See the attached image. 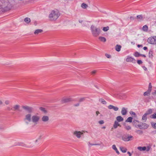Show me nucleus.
<instances>
[{"instance_id": "nucleus-47", "label": "nucleus", "mask_w": 156, "mask_h": 156, "mask_svg": "<svg viewBox=\"0 0 156 156\" xmlns=\"http://www.w3.org/2000/svg\"><path fill=\"white\" fill-rule=\"evenodd\" d=\"M130 114L131 115H134L135 116L136 115V114L135 112H133V111H130L129 112Z\"/></svg>"}, {"instance_id": "nucleus-50", "label": "nucleus", "mask_w": 156, "mask_h": 156, "mask_svg": "<svg viewBox=\"0 0 156 156\" xmlns=\"http://www.w3.org/2000/svg\"><path fill=\"white\" fill-rule=\"evenodd\" d=\"M104 121L103 120H100L99 121V123L100 124H104Z\"/></svg>"}, {"instance_id": "nucleus-24", "label": "nucleus", "mask_w": 156, "mask_h": 156, "mask_svg": "<svg viewBox=\"0 0 156 156\" xmlns=\"http://www.w3.org/2000/svg\"><path fill=\"white\" fill-rule=\"evenodd\" d=\"M147 115L145 113L143 115L142 120L145 122L146 121L147 119Z\"/></svg>"}, {"instance_id": "nucleus-57", "label": "nucleus", "mask_w": 156, "mask_h": 156, "mask_svg": "<svg viewBox=\"0 0 156 156\" xmlns=\"http://www.w3.org/2000/svg\"><path fill=\"white\" fill-rule=\"evenodd\" d=\"M142 56L143 57H146V56L145 55H144V54H140V56Z\"/></svg>"}, {"instance_id": "nucleus-18", "label": "nucleus", "mask_w": 156, "mask_h": 156, "mask_svg": "<svg viewBox=\"0 0 156 156\" xmlns=\"http://www.w3.org/2000/svg\"><path fill=\"white\" fill-rule=\"evenodd\" d=\"M42 138V136H39L38 137V138L35 141V143H40L41 141V140Z\"/></svg>"}, {"instance_id": "nucleus-22", "label": "nucleus", "mask_w": 156, "mask_h": 156, "mask_svg": "<svg viewBox=\"0 0 156 156\" xmlns=\"http://www.w3.org/2000/svg\"><path fill=\"white\" fill-rule=\"evenodd\" d=\"M42 32L43 30L41 29H37L35 31L34 34H37L39 33H42Z\"/></svg>"}, {"instance_id": "nucleus-26", "label": "nucleus", "mask_w": 156, "mask_h": 156, "mask_svg": "<svg viewBox=\"0 0 156 156\" xmlns=\"http://www.w3.org/2000/svg\"><path fill=\"white\" fill-rule=\"evenodd\" d=\"M153 51L152 50H150L149 52V58H152L153 57Z\"/></svg>"}, {"instance_id": "nucleus-60", "label": "nucleus", "mask_w": 156, "mask_h": 156, "mask_svg": "<svg viewBox=\"0 0 156 156\" xmlns=\"http://www.w3.org/2000/svg\"><path fill=\"white\" fill-rule=\"evenodd\" d=\"M127 154H129V156H131V153H130V152L128 151L127 152Z\"/></svg>"}, {"instance_id": "nucleus-10", "label": "nucleus", "mask_w": 156, "mask_h": 156, "mask_svg": "<svg viewBox=\"0 0 156 156\" xmlns=\"http://www.w3.org/2000/svg\"><path fill=\"white\" fill-rule=\"evenodd\" d=\"M73 100L71 98H64L62 100V103L69 102L72 101Z\"/></svg>"}, {"instance_id": "nucleus-32", "label": "nucleus", "mask_w": 156, "mask_h": 156, "mask_svg": "<svg viewBox=\"0 0 156 156\" xmlns=\"http://www.w3.org/2000/svg\"><path fill=\"white\" fill-rule=\"evenodd\" d=\"M24 21L27 23H28L30 22V19L29 18L27 17L24 19Z\"/></svg>"}, {"instance_id": "nucleus-56", "label": "nucleus", "mask_w": 156, "mask_h": 156, "mask_svg": "<svg viewBox=\"0 0 156 156\" xmlns=\"http://www.w3.org/2000/svg\"><path fill=\"white\" fill-rule=\"evenodd\" d=\"M137 46L138 48H140V47H142L143 45L142 44H138Z\"/></svg>"}, {"instance_id": "nucleus-54", "label": "nucleus", "mask_w": 156, "mask_h": 156, "mask_svg": "<svg viewBox=\"0 0 156 156\" xmlns=\"http://www.w3.org/2000/svg\"><path fill=\"white\" fill-rule=\"evenodd\" d=\"M79 105H80L79 103H77L76 104H74V106H75V107H77V106H79Z\"/></svg>"}, {"instance_id": "nucleus-8", "label": "nucleus", "mask_w": 156, "mask_h": 156, "mask_svg": "<svg viewBox=\"0 0 156 156\" xmlns=\"http://www.w3.org/2000/svg\"><path fill=\"white\" fill-rule=\"evenodd\" d=\"M22 108L27 111L29 113H31L33 111V108L32 107H29L27 106H23Z\"/></svg>"}, {"instance_id": "nucleus-34", "label": "nucleus", "mask_w": 156, "mask_h": 156, "mask_svg": "<svg viewBox=\"0 0 156 156\" xmlns=\"http://www.w3.org/2000/svg\"><path fill=\"white\" fill-rule=\"evenodd\" d=\"M152 90V86L151 84V83H150L149 84L148 86V91H151Z\"/></svg>"}, {"instance_id": "nucleus-59", "label": "nucleus", "mask_w": 156, "mask_h": 156, "mask_svg": "<svg viewBox=\"0 0 156 156\" xmlns=\"http://www.w3.org/2000/svg\"><path fill=\"white\" fill-rule=\"evenodd\" d=\"M154 42H155V44H156V36H154Z\"/></svg>"}, {"instance_id": "nucleus-1", "label": "nucleus", "mask_w": 156, "mask_h": 156, "mask_svg": "<svg viewBox=\"0 0 156 156\" xmlns=\"http://www.w3.org/2000/svg\"><path fill=\"white\" fill-rule=\"evenodd\" d=\"M60 13L58 10H53L49 15V18L50 20L55 21L59 16Z\"/></svg>"}, {"instance_id": "nucleus-19", "label": "nucleus", "mask_w": 156, "mask_h": 156, "mask_svg": "<svg viewBox=\"0 0 156 156\" xmlns=\"http://www.w3.org/2000/svg\"><path fill=\"white\" fill-rule=\"evenodd\" d=\"M121 46L120 45L117 44L115 47V49L116 51L119 52L120 51Z\"/></svg>"}, {"instance_id": "nucleus-48", "label": "nucleus", "mask_w": 156, "mask_h": 156, "mask_svg": "<svg viewBox=\"0 0 156 156\" xmlns=\"http://www.w3.org/2000/svg\"><path fill=\"white\" fill-rule=\"evenodd\" d=\"M5 103L6 105H8L9 104L10 101L8 100H6L5 101Z\"/></svg>"}, {"instance_id": "nucleus-25", "label": "nucleus", "mask_w": 156, "mask_h": 156, "mask_svg": "<svg viewBox=\"0 0 156 156\" xmlns=\"http://www.w3.org/2000/svg\"><path fill=\"white\" fill-rule=\"evenodd\" d=\"M112 147L113 149H114V150H115V151L116 153L118 154H119V151H118V150H117V149L116 147V146L115 145H113Z\"/></svg>"}, {"instance_id": "nucleus-51", "label": "nucleus", "mask_w": 156, "mask_h": 156, "mask_svg": "<svg viewBox=\"0 0 156 156\" xmlns=\"http://www.w3.org/2000/svg\"><path fill=\"white\" fill-rule=\"evenodd\" d=\"M89 144L90 145H91V146H93V145H99L100 144H91L90 143V142H89Z\"/></svg>"}, {"instance_id": "nucleus-4", "label": "nucleus", "mask_w": 156, "mask_h": 156, "mask_svg": "<svg viewBox=\"0 0 156 156\" xmlns=\"http://www.w3.org/2000/svg\"><path fill=\"white\" fill-rule=\"evenodd\" d=\"M136 127H139L140 129H147L149 125L146 123L141 122L140 124L137 125Z\"/></svg>"}, {"instance_id": "nucleus-62", "label": "nucleus", "mask_w": 156, "mask_h": 156, "mask_svg": "<svg viewBox=\"0 0 156 156\" xmlns=\"http://www.w3.org/2000/svg\"><path fill=\"white\" fill-rule=\"evenodd\" d=\"M96 113L97 116L98 115V114L100 113L98 111H96Z\"/></svg>"}, {"instance_id": "nucleus-13", "label": "nucleus", "mask_w": 156, "mask_h": 156, "mask_svg": "<svg viewBox=\"0 0 156 156\" xmlns=\"http://www.w3.org/2000/svg\"><path fill=\"white\" fill-rule=\"evenodd\" d=\"M42 121L44 122H47L49 120V118L48 116L44 115L41 118Z\"/></svg>"}, {"instance_id": "nucleus-53", "label": "nucleus", "mask_w": 156, "mask_h": 156, "mask_svg": "<svg viewBox=\"0 0 156 156\" xmlns=\"http://www.w3.org/2000/svg\"><path fill=\"white\" fill-rule=\"evenodd\" d=\"M96 70H94L91 72V73L92 74H94L96 73Z\"/></svg>"}, {"instance_id": "nucleus-55", "label": "nucleus", "mask_w": 156, "mask_h": 156, "mask_svg": "<svg viewBox=\"0 0 156 156\" xmlns=\"http://www.w3.org/2000/svg\"><path fill=\"white\" fill-rule=\"evenodd\" d=\"M150 147H147V148H146V150L147 151H148L150 150Z\"/></svg>"}, {"instance_id": "nucleus-31", "label": "nucleus", "mask_w": 156, "mask_h": 156, "mask_svg": "<svg viewBox=\"0 0 156 156\" xmlns=\"http://www.w3.org/2000/svg\"><path fill=\"white\" fill-rule=\"evenodd\" d=\"M152 113V110L151 109H149L145 113L147 115L151 114Z\"/></svg>"}, {"instance_id": "nucleus-5", "label": "nucleus", "mask_w": 156, "mask_h": 156, "mask_svg": "<svg viewBox=\"0 0 156 156\" xmlns=\"http://www.w3.org/2000/svg\"><path fill=\"white\" fill-rule=\"evenodd\" d=\"M24 120L25 121V122L27 124H29V122L31 121V115L28 114L25 115Z\"/></svg>"}, {"instance_id": "nucleus-15", "label": "nucleus", "mask_w": 156, "mask_h": 156, "mask_svg": "<svg viewBox=\"0 0 156 156\" xmlns=\"http://www.w3.org/2000/svg\"><path fill=\"white\" fill-rule=\"evenodd\" d=\"M127 112V108L125 107L122 108L121 111V113L122 115H125Z\"/></svg>"}, {"instance_id": "nucleus-45", "label": "nucleus", "mask_w": 156, "mask_h": 156, "mask_svg": "<svg viewBox=\"0 0 156 156\" xmlns=\"http://www.w3.org/2000/svg\"><path fill=\"white\" fill-rule=\"evenodd\" d=\"M6 110L8 111H10L11 110H13V108H10V107H7L6 108Z\"/></svg>"}, {"instance_id": "nucleus-29", "label": "nucleus", "mask_w": 156, "mask_h": 156, "mask_svg": "<svg viewBox=\"0 0 156 156\" xmlns=\"http://www.w3.org/2000/svg\"><path fill=\"white\" fill-rule=\"evenodd\" d=\"M99 101L104 105H106L107 104L106 101L102 98H100L99 99Z\"/></svg>"}, {"instance_id": "nucleus-52", "label": "nucleus", "mask_w": 156, "mask_h": 156, "mask_svg": "<svg viewBox=\"0 0 156 156\" xmlns=\"http://www.w3.org/2000/svg\"><path fill=\"white\" fill-rule=\"evenodd\" d=\"M152 94L154 95H156V90H155L154 92H153Z\"/></svg>"}, {"instance_id": "nucleus-14", "label": "nucleus", "mask_w": 156, "mask_h": 156, "mask_svg": "<svg viewBox=\"0 0 156 156\" xmlns=\"http://www.w3.org/2000/svg\"><path fill=\"white\" fill-rule=\"evenodd\" d=\"M108 108L109 109H113L115 111H117L118 110L119 108L115 106L112 105H110L108 106Z\"/></svg>"}, {"instance_id": "nucleus-42", "label": "nucleus", "mask_w": 156, "mask_h": 156, "mask_svg": "<svg viewBox=\"0 0 156 156\" xmlns=\"http://www.w3.org/2000/svg\"><path fill=\"white\" fill-rule=\"evenodd\" d=\"M136 132L139 134H142L143 133V131L141 130H138L136 131Z\"/></svg>"}, {"instance_id": "nucleus-46", "label": "nucleus", "mask_w": 156, "mask_h": 156, "mask_svg": "<svg viewBox=\"0 0 156 156\" xmlns=\"http://www.w3.org/2000/svg\"><path fill=\"white\" fill-rule=\"evenodd\" d=\"M152 126L155 129L156 128V123H151Z\"/></svg>"}, {"instance_id": "nucleus-43", "label": "nucleus", "mask_w": 156, "mask_h": 156, "mask_svg": "<svg viewBox=\"0 0 156 156\" xmlns=\"http://www.w3.org/2000/svg\"><path fill=\"white\" fill-rule=\"evenodd\" d=\"M137 63L139 65H140L143 63L142 61L140 60H138L137 61Z\"/></svg>"}, {"instance_id": "nucleus-37", "label": "nucleus", "mask_w": 156, "mask_h": 156, "mask_svg": "<svg viewBox=\"0 0 156 156\" xmlns=\"http://www.w3.org/2000/svg\"><path fill=\"white\" fill-rule=\"evenodd\" d=\"M40 109L44 113H46L47 112L46 110L45 109V108L43 107H40Z\"/></svg>"}, {"instance_id": "nucleus-35", "label": "nucleus", "mask_w": 156, "mask_h": 156, "mask_svg": "<svg viewBox=\"0 0 156 156\" xmlns=\"http://www.w3.org/2000/svg\"><path fill=\"white\" fill-rule=\"evenodd\" d=\"M109 29V27L108 26L104 27L102 29L103 31L105 32L107 31Z\"/></svg>"}, {"instance_id": "nucleus-33", "label": "nucleus", "mask_w": 156, "mask_h": 156, "mask_svg": "<svg viewBox=\"0 0 156 156\" xmlns=\"http://www.w3.org/2000/svg\"><path fill=\"white\" fill-rule=\"evenodd\" d=\"M132 119H133V118L132 117H129L126 120V122H132Z\"/></svg>"}, {"instance_id": "nucleus-16", "label": "nucleus", "mask_w": 156, "mask_h": 156, "mask_svg": "<svg viewBox=\"0 0 156 156\" xmlns=\"http://www.w3.org/2000/svg\"><path fill=\"white\" fill-rule=\"evenodd\" d=\"M16 145L20 146L25 147H27V145L26 144H24L23 143L21 142H18L16 143Z\"/></svg>"}, {"instance_id": "nucleus-17", "label": "nucleus", "mask_w": 156, "mask_h": 156, "mask_svg": "<svg viewBox=\"0 0 156 156\" xmlns=\"http://www.w3.org/2000/svg\"><path fill=\"white\" fill-rule=\"evenodd\" d=\"M118 126H121V125L119 124L118 122L116 121H115L114 122V124H113V127L114 129L117 128Z\"/></svg>"}, {"instance_id": "nucleus-63", "label": "nucleus", "mask_w": 156, "mask_h": 156, "mask_svg": "<svg viewBox=\"0 0 156 156\" xmlns=\"http://www.w3.org/2000/svg\"><path fill=\"white\" fill-rule=\"evenodd\" d=\"M79 22L80 23H81L83 22V21L81 20H79Z\"/></svg>"}, {"instance_id": "nucleus-40", "label": "nucleus", "mask_w": 156, "mask_h": 156, "mask_svg": "<svg viewBox=\"0 0 156 156\" xmlns=\"http://www.w3.org/2000/svg\"><path fill=\"white\" fill-rule=\"evenodd\" d=\"M140 54L138 52L136 51L135 53L134 56L136 57H139L140 56Z\"/></svg>"}, {"instance_id": "nucleus-44", "label": "nucleus", "mask_w": 156, "mask_h": 156, "mask_svg": "<svg viewBox=\"0 0 156 156\" xmlns=\"http://www.w3.org/2000/svg\"><path fill=\"white\" fill-rule=\"evenodd\" d=\"M105 55L108 58H110L111 57V55L107 54H106Z\"/></svg>"}, {"instance_id": "nucleus-11", "label": "nucleus", "mask_w": 156, "mask_h": 156, "mask_svg": "<svg viewBox=\"0 0 156 156\" xmlns=\"http://www.w3.org/2000/svg\"><path fill=\"white\" fill-rule=\"evenodd\" d=\"M20 106L18 105H14L12 107L13 111H17L19 112H21V110L20 109Z\"/></svg>"}, {"instance_id": "nucleus-49", "label": "nucleus", "mask_w": 156, "mask_h": 156, "mask_svg": "<svg viewBox=\"0 0 156 156\" xmlns=\"http://www.w3.org/2000/svg\"><path fill=\"white\" fill-rule=\"evenodd\" d=\"M85 98H81L80 99L79 101V102H80L83 101L85 100Z\"/></svg>"}, {"instance_id": "nucleus-64", "label": "nucleus", "mask_w": 156, "mask_h": 156, "mask_svg": "<svg viewBox=\"0 0 156 156\" xmlns=\"http://www.w3.org/2000/svg\"><path fill=\"white\" fill-rule=\"evenodd\" d=\"M3 104V102L2 101H1V100H0V105H2Z\"/></svg>"}, {"instance_id": "nucleus-36", "label": "nucleus", "mask_w": 156, "mask_h": 156, "mask_svg": "<svg viewBox=\"0 0 156 156\" xmlns=\"http://www.w3.org/2000/svg\"><path fill=\"white\" fill-rule=\"evenodd\" d=\"M150 118L152 119H156V113H154L153 114L150 116Z\"/></svg>"}, {"instance_id": "nucleus-58", "label": "nucleus", "mask_w": 156, "mask_h": 156, "mask_svg": "<svg viewBox=\"0 0 156 156\" xmlns=\"http://www.w3.org/2000/svg\"><path fill=\"white\" fill-rule=\"evenodd\" d=\"M143 49L144 50H147V47H144L143 48Z\"/></svg>"}, {"instance_id": "nucleus-21", "label": "nucleus", "mask_w": 156, "mask_h": 156, "mask_svg": "<svg viewBox=\"0 0 156 156\" xmlns=\"http://www.w3.org/2000/svg\"><path fill=\"white\" fill-rule=\"evenodd\" d=\"M136 18L138 21H141L143 19V16L142 15H138L136 16Z\"/></svg>"}, {"instance_id": "nucleus-12", "label": "nucleus", "mask_w": 156, "mask_h": 156, "mask_svg": "<svg viewBox=\"0 0 156 156\" xmlns=\"http://www.w3.org/2000/svg\"><path fill=\"white\" fill-rule=\"evenodd\" d=\"M154 40V37H151L148 39L147 41L150 44H155Z\"/></svg>"}, {"instance_id": "nucleus-41", "label": "nucleus", "mask_w": 156, "mask_h": 156, "mask_svg": "<svg viewBox=\"0 0 156 156\" xmlns=\"http://www.w3.org/2000/svg\"><path fill=\"white\" fill-rule=\"evenodd\" d=\"M125 127L126 129L127 130L130 129L131 128V127L129 126H126Z\"/></svg>"}, {"instance_id": "nucleus-39", "label": "nucleus", "mask_w": 156, "mask_h": 156, "mask_svg": "<svg viewBox=\"0 0 156 156\" xmlns=\"http://www.w3.org/2000/svg\"><path fill=\"white\" fill-rule=\"evenodd\" d=\"M87 6V5L84 3H83L81 5V7L83 9H86Z\"/></svg>"}, {"instance_id": "nucleus-2", "label": "nucleus", "mask_w": 156, "mask_h": 156, "mask_svg": "<svg viewBox=\"0 0 156 156\" xmlns=\"http://www.w3.org/2000/svg\"><path fill=\"white\" fill-rule=\"evenodd\" d=\"M93 36L94 37H97L100 34L101 30L99 28H97L94 26L92 25L90 27Z\"/></svg>"}, {"instance_id": "nucleus-27", "label": "nucleus", "mask_w": 156, "mask_h": 156, "mask_svg": "<svg viewBox=\"0 0 156 156\" xmlns=\"http://www.w3.org/2000/svg\"><path fill=\"white\" fill-rule=\"evenodd\" d=\"M142 30L143 31L147 32L148 30V27L146 25L143 26L142 27Z\"/></svg>"}, {"instance_id": "nucleus-7", "label": "nucleus", "mask_w": 156, "mask_h": 156, "mask_svg": "<svg viewBox=\"0 0 156 156\" xmlns=\"http://www.w3.org/2000/svg\"><path fill=\"white\" fill-rule=\"evenodd\" d=\"M73 134L77 138H80L81 137V136L83 134V133L80 131H75L74 132Z\"/></svg>"}, {"instance_id": "nucleus-9", "label": "nucleus", "mask_w": 156, "mask_h": 156, "mask_svg": "<svg viewBox=\"0 0 156 156\" xmlns=\"http://www.w3.org/2000/svg\"><path fill=\"white\" fill-rule=\"evenodd\" d=\"M126 61L127 62H132L133 63H135L136 62V60L135 59L129 56H127Z\"/></svg>"}, {"instance_id": "nucleus-61", "label": "nucleus", "mask_w": 156, "mask_h": 156, "mask_svg": "<svg viewBox=\"0 0 156 156\" xmlns=\"http://www.w3.org/2000/svg\"><path fill=\"white\" fill-rule=\"evenodd\" d=\"M130 19L132 20H133L134 19V18L132 16L130 17Z\"/></svg>"}, {"instance_id": "nucleus-30", "label": "nucleus", "mask_w": 156, "mask_h": 156, "mask_svg": "<svg viewBox=\"0 0 156 156\" xmlns=\"http://www.w3.org/2000/svg\"><path fill=\"white\" fill-rule=\"evenodd\" d=\"M99 39L103 42H105L106 41V38L104 37H99Z\"/></svg>"}, {"instance_id": "nucleus-3", "label": "nucleus", "mask_w": 156, "mask_h": 156, "mask_svg": "<svg viewBox=\"0 0 156 156\" xmlns=\"http://www.w3.org/2000/svg\"><path fill=\"white\" fill-rule=\"evenodd\" d=\"M133 136L129 135H124L122 136V139L125 141H128L133 140Z\"/></svg>"}, {"instance_id": "nucleus-6", "label": "nucleus", "mask_w": 156, "mask_h": 156, "mask_svg": "<svg viewBox=\"0 0 156 156\" xmlns=\"http://www.w3.org/2000/svg\"><path fill=\"white\" fill-rule=\"evenodd\" d=\"M40 119L39 116L36 115H33L32 117V120L33 122L37 124Z\"/></svg>"}, {"instance_id": "nucleus-38", "label": "nucleus", "mask_w": 156, "mask_h": 156, "mask_svg": "<svg viewBox=\"0 0 156 156\" xmlns=\"http://www.w3.org/2000/svg\"><path fill=\"white\" fill-rule=\"evenodd\" d=\"M151 92V91H148V90H147V91L145 92L144 93V96H148V95H149V94H150V93Z\"/></svg>"}, {"instance_id": "nucleus-20", "label": "nucleus", "mask_w": 156, "mask_h": 156, "mask_svg": "<svg viewBox=\"0 0 156 156\" xmlns=\"http://www.w3.org/2000/svg\"><path fill=\"white\" fill-rule=\"evenodd\" d=\"M116 119L118 122H122L123 120V119L120 116H117Z\"/></svg>"}, {"instance_id": "nucleus-23", "label": "nucleus", "mask_w": 156, "mask_h": 156, "mask_svg": "<svg viewBox=\"0 0 156 156\" xmlns=\"http://www.w3.org/2000/svg\"><path fill=\"white\" fill-rule=\"evenodd\" d=\"M137 149L138 150L141 151H144L146 150V147H137Z\"/></svg>"}, {"instance_id": "nucleus-28", "label": "nucleus", "mask_w": 156, "mask_h": 156, "mask_svg": "<svg viewBox=\"0 0 156 156\" xmlns=\"http://www.w3.org/2000/svg\"><path fill=\"white\" fill-rule=\"evenodd\" d=\"M120 149L121 151L123 153H125L127 151L126 148L122 147H120Z\"/></svg>"}]
</instances>
